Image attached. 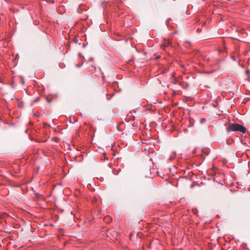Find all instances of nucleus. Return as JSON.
I'll use <instances>...</instances> for the list:
<instances>
[{"label":"nucleus","instance_id":"20e7f679","mask_svg":"<svg viewBox=\"0 0 250 250\" xmlns=\"http://www.w3.org/2000/svg\"><path fill=\"white\" fill-rule=\"evenodd\" d=\"M81 65H82V64H76V66H77L78 67H81Z\"/></svg>","mask_w":250,"mask_h":250},{"label":"nucleus","instance_id":"f03ea898","mask_svg":"<svg viewBox=\"0 0 250 250\" xmlns=\"http://www.w3.org/2000/svg\"><path fill=\"white\" fill-rule=\"evenodd\" d=\"M246 73L247 75L248 76H249V74H250V70H247L246 71Z\"/></svg>","mask_w":250,"mask_h":250},{"label":"nucleus","instance_id":"39448f33","mask_svg":"<svg viewBox=\"0 0 250 250\" xmlns=\"http://www.w3.org/2000/svg\"><path fill=\"white\" fill-rule=\"evenodd\" d=\"M204 153L206 155H207L208 154V153H206L205 152H204V151H202V154Z\"/></svg>","mask_w":250,"mask_h":250},{"label":"nucleus","instance_id":"423d86ee","mask_svg":"<svg viewBox=\"0 0 250 250\" xmlns=\"http://www.w3.org/2000/svg\"><path fill=\"white\" fill-rule=\"evenodd\" d=\"M93 60V59L92 58H90L89 60V61H92Z\"/></svg>","mask_w":250,"mask_h":250},{"label":"nucleus","instance_id":"0eeeda50","mask_svg":"<svg viewBox=\"0 0 250 250\" xmlns=\"http://www.w3.org/2000/svg\"><path fill=\"white\" fill-rule=\"evenodd\" d=\"M200 31H201V30L199 29L197 30V32H200Z\"/></svg>","mask_w":250,"mask_h":250},{"label":"nucleus","instance_id":"7ed1b4c3","mask_svg":"<svg viewBox=\"0 0 250 250\" xmlns=\"http://www.w3.org/2000/svg\"><path fill=\"white\" fill-rule=\"evenodd\" d=\"M205 120H205V119L203 118V119H201V122L202 123H203L204 122H205Z\"/></svg>","mask_w":250,"mask_h":250},{"label":"nucleus","instance_id":"f257e3e1","mask_svg":"<svg viewBox=\"0 0 250 250\" xmlns=\"http://www.w3.org/2000/svg\"><path fill=\"white\" fill-rule=\"evenodd\" d=\"M228 132L239 131L242 133H245L246 131V128L243 125L238 124H230L226 128Z\"/></svg>","mask_w":250,"mask_h":250}]
</instances>
